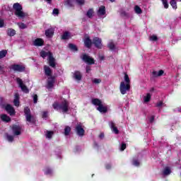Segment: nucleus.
I'll list each match as a JSON object with an SVG mask.
<instances>
[{
	"label": "nucleus",
	"instance_id": "f257e3e1",
	"mask_svg": "<svg viewBox=\"0 0 181 181\" xmlns=\"http://www.w3.org/2000/svg\"><path fill=\"white\" fill-rule=\"evenodd\" d=\"M129 88H131V81L128 74H125L124 81H122L120 83L119 89L121 94H127V92L129 91Z\"/></svg>",
	"mask_w": 181,
	"mask_h": 181
},
{
	"label": "nucleus",
	"instance_id": "f03ea898",
	"mask_svg": "<svg viewBox=\"0 0 181 181\" xmlns=\"http://www.w3.org/2000/svg\"><path fill=\"white\" fill-rule=\"evenodd\" d=\"M54 110L62 111V112H67L69 108V103L67 100H64L60 103L55 102L53 105Z\"/></svg>",
	"mask_w": 181,
	"mask_h": 181
},
{
	"label": "nucleus",
	"instance_id": "7ed1b4c3",
	"mask_svg": "<svg viewBox=\"0 0 181 181\" xmlns=\"http://www.w3.org/2000/svg\"><path fill=\"white\" fill-rule=\"evenodd\" d=\"M44 70L46 76H48L47 88H48V90H50V88H53V84H54V78L52 76V69H50V67L45 66Z\"/></svg>",
	"mask_w": 181,
	"mask_h": 181
},
{
	"label": "nucleus",
	"instance_id": "20e7f679",
	"mask_svg": "<svg viewBox=\"0 0 181 181\" xmlns=\"http://www.w3.org/2000/svg\"><path fill=\"white\" fill-rule=\"evenodd\" d=\"M40 54L41 57H42V59L48 57L49 64L51 67H56L55 59L53 57V54H52V52H50L49 51H41Z\"/></svg>",
	"mask_w": 181,
	"mask_h": 181
},
{
	"label": "nucleus",
	"instance_id": "39448f33",
	"mask_svg": "<svg viewBox=\"0 0 181 181\" xmlns=\"http://www.w3.org/2000/svg\"><path fill=\"white\" fill-rule=\"evenodd\" d=\"M92 104L93 105H97V110L100 112H107L108 110V107L105 105L100 99L98 98H95L92 100Z\"/></svg>",
	"mask_w": 181,
	"mask_h": 181
},
{
	"label": "nucleus",
	"instance_id": "423d86ee",
	"mask_svg": "<svg viewBox=\"0 0 181 181\" xmlns=\"http://www.w3.org/2000/svg\"><path fill=\"white\" fill-rule=\"evenodd\" d=\"M13 8L15 11V14L16 16H18V18H25L26 13L22 11V6L21 4L16 3L13 4Z\"/></svg>",
	"mask_w": 181,
	"mask_h": 181
},
{
	"label": "nucleus",
	"instance_id": "0eeeda50",
	"mask_svg": "<svg viewBox=\"0 0 181 181\" xmlns=\"http://www.w3.org/2000/svg\"><path fill=\"white\" fill-rule=\"evenodd\" d=\"M10 69L11 70H13V71H18V72L25 71V66L20 65V64H13L10 66Z\"/></svg>",
	"mask_w": 181,
	"mask_h": 181
},
{
	"label": "nucleus",
	"instance_id": "6e6552de",
	"mask_svg": "<svg viewBox=\"0 0 181 181\" xmlns=\"http://www.w3.org/2000/svg\"><path fill=\"white\" fill-rule=\"evenodd\" d=\"M17 83H18L19 87L21 88L22 91H23V93H25L27 94H28V93H29V89H28V87H26L23 84V81H22V79L17 78Z\"/></svg>",
	"mask_w": 181,
	"mask_h": 181
},
{
	"label": "nucleus",
	"instance_id": "1a4fd4ad",
	"mask_svg": "<svg viewBox=\"0 0 181 181\" xmlns=\"http://www.w3.org/2000/svg\"><path fill=\"white\" fill-rule=\"evenodd\" d=\"M82 59L85 63H88V64H94V59L87 54H83Z\"/></svg>",
	"mask_w": 181,
	"mask_h": 181
},
{
	"label": "nucleus",
	"instance_id": "9d476101",
	"mask_svg": "<svg viewBox=\"0 0 181 181\" xmlns=\"http://www.w3.org/2000/svg\"><path fill=\"white\" fill-rule=\"evenodd\" d=\"M24 112L28 122H32V115H30V109L29 107H25Z\"/></svg>",
	"mask_w": 181,
	"mask_h": 181
},
{
	"label": "nucleus",
	"instance_id": "9b49d317",
	"mask_svg": "<svg viewBox=\"0 0 181 181\" xmlns=\"http://www.w3.org/2000/svg\"><path fill=\"white\" fill-rule=\"evenodd\" d=\"M76 129L79 136H83V135H84V129L83 128V124H81V123L76 126Z\"/></svg>",
	"mask_w": 181,
	"mask_h": 181
},
{
	"label": "nucleus",
	"instance_id": "f8f14e48",
	"mask_svg": "<svg viewBox=\"0 0 181 181\" xmlns=\"http://www.w3.org/2000/svg\"><path fill=\"white\" fill-rule=\"evenodd\" d=\"M93 45H95V47L98 49H101L103 47V44L101 43V39L98 37H95L93 40Z\"/></svg>",
	"mask_w": 181,
	"mask_h": 181
},
{
	"label": "nucleus",
	"instance_id": "ddd939ff",
	"mask_svg": "<svg viewBox=\"0 0 181 181\" xmlns=\"http://www.w3.org/2000/svg\"><path fill=\"white\" fill-rule=\"evenodd\" d=\"M98 16H100V18H105V6H102L99 8Z\"/></svg>",
	"mask_w": 181,
	"mask_h": 181
},
{
	"label": "nucleus",
	"instance_id": "4468645a",
	"mask_svg": "<svg viewBox=\"0 0 181 181\" xmlns=\"http://www.w3.org/2000/svg\"><path fill=\"white\" fill-rule=\"evenodd\" d=\"M44 43L45 41L42 38H37L33 42V45L37 47L43 46Z\"/></svg>",
	"mask_w": 181,
	"mask_h": 181
},
{
	"label": "nucleus",
	"instance_id": "2eb2a0df",
	"mask_svg": "<svg viewBox=\"0 0 181 181\" xmlns=\"http://www.w3.org/2000/svg\"><path fill=\"white\" fill-rule=\"evenodd\" d=\"M12 131L13 134H14L15 135H19L22 131V129L18 125H14L12 127Z\"/></svg>",
	"mask_w": 181,
	"mask_h": 181
},
{
	"label": "nucleus",
	"instance_id": "dca6fc26",
	"mask_svg": "<svg viewBox=\"0 0 181 181\" xmlns=\"http://www.w3.org/2000/svg\"><path fill=\"white\" fill-rule=\"evenodd\" d=\"M6 111L10 114V115H15V109L11 105H7L6 106Z\"/></svg>",
	"mask_w": 181,
	"mask_h": 181
},
{
	"label": "nucleus",
	"instance_id": "f3484780",
	"mask_svg": "<svg viewBox=\"0 0 181 181\" xmlns=\"http://www.w3.org/2000/svg\"><path fill=\"white\" fill-rule=\"evenodd\" d=\"M93 42H91V40H90V37L88 36H86L84 39V44L86 47H91Z\"/></svg>",
	"mask_w": 181,
	"mask_h": 181
},
{
	"label": "nucleus",
	"instance_id": "a211bd4d",
	"mask_svg": "<svg viewBox=\"0 0 181 181\" xmlns=\"http://www.w3.org/2000/svg\"><path fill=\"white\" fill-rule=\"evenodd\" d=\"M110 126L112 132H115V134H119V131H118V129L115 126V123H114V122H110Z\"/></svg>",
	"mask_w": 181,
	"mask_h": 181
},
{
	"label": "nucleus",
	"instance_id": "6ab92c4d",
	"mask_svg": "<svg viewBox=\"0 0 181 181\" xmlns=\"http://www.w3.org/2000/svg\"><path fill=\"white\" fill-rule=\"evenodd\" d=\"M81 73H80V71H75L74 73V78L75 80H77L78 81H80V80H81Z\"/></svg>",
	"mask_w": 181,
	"mask_h": 181
},
{
	"label": "nucleus",
	"instance_id": "aec40b11",
	"mask_svg": "<svg viewBox=\"0 0 181 181\" xmlns=\"http://www.w3.org/2000/svg\"><path fill=\"white\" fill-rule=\"evenodd\" d=\"M163 73H164L163 70H160L158 71H153V77H160V76H162Z\"/></svg>",
	"mask_w": 181,
	"mask_h": 181
},
{
	"label": "nucleus",
	"instance_id": "412c9836",
	"mask_svg": "<svg viewBox=\"0 0 181 181\" xmlns=\"http://www.w3.org/2000/svg\"><path fill=\"white\" fill-rule=\"evenodd\" d=\"M13 103L16 107H19V93L15 94V98H14Z\"/></svg>",
	"mask_w": 181,
	"mask_h": 181
},
{
	"label": "nucleus",
	"instance_id": "4be33fe9",
	"mask_svg": "<svg viewBox=\"0 0 181 181\" xmlns=\"http://www.w3.org/2000/svg\"><path fill=\"white\" fill-rule=\"evenodd\" d=\"M1 121H4V122H9V121H11V117L6 115H1Z\"/></svg>",
	"mask_w": 181,
	"mask_h": 181
},
{
	"label": "nucleus",
	"instance_id": "5701e85b",
	"mask_svg": "<svg viewBox=\"0 0 181 181\" xmlns=\"http://www.w3.org/2000/svg\"><path fill=\"white\" fill-rule=\"evenodd\" d=\"M7 35L8 36H15V35H16V31L14 29L8 28L7 30Z\"/></svg>",
	"mask_w": 181,
	"mask_h": 181
},
{
	"label": "nucleus",
	"instance_id": "b1692460",
	"mask_svg": "<svg viewBox=\"0 0 181 181\" xmlns=\"http://www.w3.org/2000/svg\"><path fill=\"white\" fill-rule=\"evenodd\" d=\"M53 33L54 32L52 29H49L45 31V35L47 37H52V36H53Z\"/></svg>",
	"mask_w": 181,
	"mask_h": 181
},
{
	"label": "nucleus",
	"instance_id": "393cba45",
	"mask_svg": "<svg viewBox=\"0 0 181 181\" xmlns=\"http://www.w3.org/2000/svg\"><path fill=\"white\" fill-rule=\"evenodd\" d=\"M86 16H88V18H93V16H94V10H93L92 8H90L87 11Z\"/></svg>",
	"mask_w": 181,
	"mask_h": 181
},
{
	"label": "nucleus",
	"instance_id": "a878e982",
	"mask_svg": "<svg viewBox=\"0 0 181 181\" xmlns=\"http://www.w3.org/2000/svg\"><path fill=\"white\" fill-rule=\"evenodd\" d=\"M8 54V51L6 49H3L0 51V59H4Z\"/></svg>",
	"mask_w": 181,
	"mask_h": 181
},
{
	"label": "nucleus",
	"instance_id": "bb28decb",
	"mask_svg": "<svg viewBox=\"0 0 181 181\" xmlns=\"http://www.w3.org/2000/svg\"><path fill=\"white\" fill-rule=\"evenodd\" d=\"M144 103H149L151 101V95L147 93L146 96L144 97Z\"/></svg>",
	"mask_w": 181,
	"mask_h": 181
},
{
	"label": "nucleus",
	"instance_id": "cd10ccee",
	"mask_svg": "<svg viewBox=\"0 0 181 181\" xmlns=\"http://www.w3.org/2000/svg\"><path fill=\"white\" fill-rule=\"evenodd\" d=\"M170 172H171L170 168L165 167L163 170V175H170Z\"/></svg>",
	"mask_w": 181,
	"mask_h": 181
},
{
	"label": "nucleus",
	"instance_id": "c85d7f7f",
	"mask_svg": "<svg viewBox=\"0 0 181 181\" xmlns=\"http://www.w3.org/2000/svg\"><path fill=\"white\" fill-rule=\"evenodd\" d=\"M171 6L173 8V9H177V5L176 4L175 0H171L170 2Z\"/></svg>",
	"mask_w": 181,
	"mask_h": 181
},
{
	"label": "nucleus",
	"instance_id": "c756f323",
	"mask_svg": "<svg viewBox=\"0 0 181 181\" xmlns=\"http://www.w3.org/2000/svg\"><path fill=\"white\" fill-rule=\"evenodd\" d=\"M17 25L20 29H26L28 28V25L23 23H18Z\"/></svg>",
	"mask_w": 181,
	"mask_h": 181
},
{
	"label": "nucleus",
	"instance_id": "7c9ffc66",
	"mask_svg": "<svg viewBox=\"0 0 181 181\" xmlns=\"http://www.w3.org/2000/svg\"><path fill=\"white\" fill-rule=\"evenodd\" d=\"M62 39L66 40V39H70V33L68 32H65L62 37Z\"/></svg>",
	"mask_w": 181,
	"mask_h": 181
},
{
	"label": "nucleus",
	"instance_id": "2f4dec72",
	"mask_svg": "<svg viewBox=\"0 0 181 181\" xmlns=\"http://www.w3.org/2000/svg\"><path fill=\"white\" fill-rule=\"evenodd\" d=\"M134 11L136 13H138V14L142 13V9H141L140 7L138 6H135Z\"/></svg>",
	"mask_w": 181,
	"mask_h": 181
},
{
	"label": "nucleus",
	"instance_id": "473e14b6",
	"mask_svg": "<svg viewBox=\"0 0 181 181\" xmlns=\"http://www.w3.org/2000/svg\"><path fill=\"white\" fill-rule=\"evenodd\" d=\"M5 70H6V66H5V65H0V74H4Z\"/></svg>",
	"mask_w": 181,
	"mask_h": 181
},
{
	"label": "nucleus",
	"instance_id": "72a5a7b5",
	"mask_svg": "<svg viewBox=\"0 0 181 181\" xmlns=\"http://www.w3.org/2000/svg\"><path fill=\"white\" fill-rule=\"evenodd\" d=\"M54 134V133L53 132L47 131V134H46V137L48 138L49 139H50V138H52V136H53Z\"/></svg>",
	"mask_w": 181,
	"mask_h": 181
},
{
	"label": "nucleus",
	"instance_id": "f704fd0d",
	"mask_svg": "<svg viewBox=\"0 0 181 181\" xmlns=\"http://www.w3.org/2000/svg\"><path fill=\"white\" fill-rule=\"evenodd\" d=\"M69 47L71 49V50H74V52H76L77 50V47L73 44H69Z\"/></svg>",
	"mask_w": 181,
	"mask_h": 181
},
{
	"label": "nucleus",
	"instance_id": "c9c22d12",
	"mask_svg": "<svg viewBox=\"0 0 181 181\" xmlns=\"http://www.w3.org/2000/svg\"><path fill=\"white\" fill-rule=\"evenodd\" d=\"M64 131L65 135H69V134H70V131H71V128H70V127H65Z\"/></svg>",
	"mask_w": 181,
	"mask_h": 181
},
{
	"label": "nucleus",
	"instance_id": "e433bc0d",
	"mask_svg": "<svg viewBox=\"0 0 181 181\" xmlns=\"http://www.w3.org/2000/svg\"><path fill=\"white\" fill-rule=\"evenodd\" d=\"M163 2V4L164 5V8H165V9H168V8H169V4H168V0H161Z\"/></svg>",
	"mask_w": 181,
	"mask_h": 181
},
{
	"label": "nucleus",
	"instance_id": "4c0bfd02",
	"mask_svg": "<svg viewBox=\"0 0 181 181\" xmlns=\"http://www.w3.org/2000/svg\"><path fill=\"white\" fill-rule=\"evenodd\" d=\"M108 47L110 49V50H114V49H115V45H114V42H111L109 43Z\"/></svg>",
	"mask_w": 181,
	"mask_h": 181
},
{
	"label": "nucleus",
	"instance_id": "58836bf2",
	"mask_svg": "<svg viewBox=\"0 0 181 181\" xmlns=\"http://www.w3.org/2000/svg\"><path fill=\"white\" fill-rule=\"evenodd\" d=\"M7 140L8 142H13V136L7 135Z\"/></svg>",
	"mask_w": 181,
	"mask_h": 181
},
{
	"label": "nucleus",
	"instance_id": "ea45409f",
	"mask_svg": "<svg viewBox=\"0 0 181 181\" xmlns=\"http://www.w3.org/2000/svg\"><path fill=\"white\" fill-rule=\"evenodd\" d=\"M93 83L95 84H100V83H101V79L95 78L93 80Z\"/></svg>",
	"mask_w": 181,
	"mask_h": 181
},
{
	"label": "nucleus",
	"instance_id": "a19ab883",
	"mask_svg": "<svg viewBox=\"0 0 181 181\" xmlns=\"http://www.w3.org/2000/svg\"><path fill=\"white\" fill-rule=\"evenodd\" d=\"M126 148H127V144H125V143H122L120 148V151H125Z\"/></svg>",
	"mask_w": 181,
	"mask_h": 181
},
{
	"label": "nucleus",
	"instance_id": "79ce46f5",
	"mask_svg": "<svg viewBox=\"0 0 181 181\" xmlns=\"http://www.w3.org/2000/svg\"><path fill=\"white\" fill-rule=\"evenodd\" d=\"M150 40H152V41L158 40V37L156 35H151L150 36Z\"/></svg>",
	"mask_w": 181,
	"mask_h": 181
},
{
	"label": "nucleus",
	"instance_id": "37998d69",
	"mask_svg": "<svg viewBox=\"0 0 181 181\" xmlns=\"http://www.w3.org/2000/svg\"><path fill=\"white\" fill-rule=\"evenodd\" d=\"M73 1H71V0H67L66 1V5H69V6H73Z\"/></svg>",
	"mask_w": 181,
	"mask_h": 181
},
{
	"label": "nucleus",
	"instance_id": "c03bdc74",
	"mask_svg": "<svg viewBox=\"0 0 181 181\" xmlns=\"http://www.w3.org/2000/svg\"><path fill=\"white\" fill-rule=\"evenodd\" d=\"M133 165L134 166H139V161H138L137 160H133Z\"/></svg>",
	"mask_w": 181,
	"mask_h": 181
},
{
	"label": "nucleus",
	"instance_id": "a18cd8bd",
	"mask_svg": "<svg viewBox=\"0 0 181 181\" xmlns=\"http://www.w3.org/2000/svg\"><path fill=\"white\" fill-rule=\"evenodd\" d=\"M33 101H34V104H36L37 103V95H33Z\"/></svg>",
	"mask_w": 181,
	"mask_h": 181
},
{
	"label": "nucleus",
	"instance_id": "49530a36",
	"mask_svg": "<svg viewBox=\"0 0 181 181\" xmlns=\"http://www.w3.org/2000/svg\"><path fill=\"white\" fill-rule=\"evenodd\" d=\"M53 15H59V9L54 8L52 12Z\"/></svg>",
	"mask_w": 181,
	"mask_h": 181
},
{
	"label": "nucleus",
	"instance_id": "de8ad7c7",
	"mask_svg": "<svg viewBox=\"0 0 181 181\" xmlns=\"http://www.w3.org/2000/svg\"><path fill=\"white\" fill-rule=\"evenodd\" d=\"M52 174V170L47 168L46 170H45V175H50Z\"/></svg>",
	"mask_w": 181,
	"mask_h": 181
},
{
	"label": "nucleus",
	"instance_id": "09e8293b",
	"mask_svg": "<svg viewBox=\"0 0 181 181\" xmlns=\"http://www.w3.org/2000/svg\"><path fill=\"white\" fill-rule=\"evenodd\" d=\"M163 105H165V104H163V102L160 101L157 103V107H163Z\"/></svg>",
	"mask_w": 181,
	"mask_h": 181
},
{
	"label": "nucleus",
	"instance_id": "8fccbe9b",
	"mask_svg": "<svg viewBox=\"0 0 181 181\" xmlns=\"http://www.w3.org/2000/svg\"><path fill=\"white\" fill-rule=\"evenodd\" d=\"M4 20L0 18V28H4Z\"/></svg>",
	"mask_w": 181,
	"mask_h": 181
},
{
	"label": "nucleus",
	"instance_id": "3c124183",
	"mask_svg": "<svg viewBox=\"0 0 181 181\" xmlns=\"http://www.w3.org/2000/svg\"><path fill=\"white\" fill-rule=\"evenodd\" d=\"M42 118H47V112H43Z\"/></svg>",
	"mask_w": 181,
	"mask_h": 181
},
{
	"label": "nucleus",
	"instance_id": "603ef678",
	"mask_svg": "<svg viewBox=\"0 0 181 181\" xmlns=\"http://www.w3.org/2000/svg\"><path fill=\"white\" fill-rule=\"evenodd\" d=\"M91 71V68L90 66H86V73H90V71Z\"/></svg>",
	"mask_w": 181,
	"mask_h": 181
},
{
	"label": "nucleus",
	"instance_id": "864d4df0",
	"mask_svg": "<svg viewBox=\"0 0 181 181\" xmlns=\"http://www.w3.org/2000/svg\"><path fill=\"white\" fill-rule=\"evenodd\" d=\"M154 120H155V117L152 116V117L150 118V122H153Z\"/></svg>",
	"mask_w": 181,
	"mask_h": 181
},
{
	"label": "nucleus",
	"instance_id": "5fc2aeb1",
	"mask_svg": "<svg viewBox=\"0 0 181 181\" xmlns=\"http://www.w3.org/2000/svg\"><path fill=\"white\" fill-rule=\"evenodd\" d=\"M111 168V165L108 164L106 165V169H110Z\"/></svg>",
	"mask_w": 181,
	"mask_h": 181
},
{
	"label": "nucleus",
	"instance_id": "6e6d98bb",
	"mask_svg": "<svg viewBox=\"0 0 181 181\" xmlns=\"http://www.w3.org/2000/svg\"><path fill=\"white\" fill-rule=\"evenodd\" d=\"M100 138H104V134H100Z\"/></svg>",
	"mask_w": 181,
	"mask_h": 181
},
{
	"label": "nucleus",
	"instance_id": "4d7b16f0",
	"mask_svg": "<svg viewBox=\"0 0 181 181\" xmlns=\"http://www.w3.org/2000/svg\"><path fill=\"white\" fill-rule=\"evenodd\" d=\"M48 4H52V0H46Z\"/></svg>",
	"mask_w": 181,
	"mask_h": 181
},
{
	"label": "nucleus",
	"instance_id": "13d9d810",
	"mask_svg": "<svg viewBox=\"0 0 181 181\" xmlns=\"http://www.w3.org/2000/svg\"><path fill=\"white\" fill-rule=\"evenodd\" d=\"M115 0H110L111 2H114Z\"/></svg>",
	"mask_w": 181,
	"mask_h": 181
}]
</instances>
